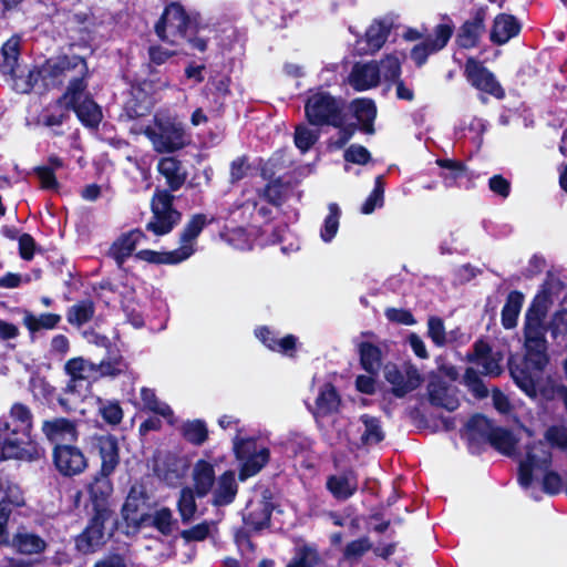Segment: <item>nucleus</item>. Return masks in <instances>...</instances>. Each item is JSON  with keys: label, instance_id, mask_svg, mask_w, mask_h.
Wrapping results in <instances>:
<instances>
[{"label": "nucleus", "instance_id": "f257e3e1", "mask_svg": "<svg viewBox=\"0 0 567 567\" xmlns=\"http://www.w3.org/2000/svg\"><path fill=\"white\" fill-rule=\"evenodd\" d=\"M87 71L85 61L80 56H59L45 61L39 69H29L27 79L16 82V91L28 93L39 81L44 87L62 84L64 81L72 83L75 79H82ZM71 84H69L70 86Z\"/></svg>", "mask_w": 567, "mask_h": 567}, {"label": "nucleus", "instance_id": "f03ea898", "mask_svg": "<svg viewBox=\"0 0 567 567\" xmlns=\"http://www.w3.org/2000/svg\"><path fill=\"white\" fill-rule=\"evenodd\" d=\"M551 454L546 443L539 441L526 446L525 455L519 460L518 482L524 488H528L533 481L543 476L544 491L556 494L561 489V478L556 472L548 471Z\"/></svg>", "mask_w": 567, "mask_h": 567}, {"label": "nucleus", "instance_id": "7ed1b4c3", "mask_svg": "<svg viewBox=\"0 0 567 567\" xmlns=\"http://www.w3.org/2000/svg\"><path fill=\"white\" fill-rule=\"evenodd\" d=\"M155 31L162 41L171 45L179 47L187 42L200 52L207 48L206 40L193 37L189 18L177 2H172L165 8L161 20L155 25Z\"/></svg>", "mask_w": 567, "mask_h": 567}, {"label": "nucleus", "instance_id": "20e7f679", "mask_svg": "<svg viewBox=\"0 0 567 567\" xmlns=\"http://www.w3.org/2000/svg\"><path fill=\"white\" fill-rule=\"evenodd\" d=\"M157 153H174L190 143V136L182 122L174 117L155 116L153 124L144 130Z\"/></svg>", "mask_w": 567, "mask_h": 567}, {"label": "nucleus", "instance_id": "39448f33", "mask_svg": "<svg viewBox=\"0 0 567 567\" xmlns=\"http://www.w3.org/2000/svg\"><path fill=\"white\" fill-rule=\"evenodd\" d=\"M343 101L323 91L312 93L305 105L306 116L311 124H329L334 127L343 126Z\"/></svg>", "mask_w": 567, "mask_h": 567}, {"label": "nucleus", "instance_id": "423d86ee", "mask_svg": "<svg viewBox=\"0 0 567 567\" xmlns=\"http://www.w3.org/2000/svg\"><path fill=\"white\" fill-rule=\"evenodd\" d=\"M233 444L235 455L240 462L239 478L241 481L256 475L269 461V450L254 439H243L237 434Z\"/></svg>", "mask_w": 567, "mask_h": 567}, {"label": "nucleus", "instance_id": "0eeeda50", "mask_svg": "<svg viewBox=\"0 0 567 567\" xmlns=\"http://www.w3.org/2000/svg\"><path fill=\"white\" fill-rule=\"evenodd\" d=\"M85 84L82 79H75L68 87L63 99L71 106L79 120L89 127H96L102 120L100 106L85 93Z\"/></svg>", "mask_w": 567, "mask_h": 567}, {"label": "nucleus", "instance_id": "6e6552de", "mask_svg": "<svg viewBox=\"0 0 567 567\" xmlns=\"http://www.w3.org/2000/svg\"><path fill=\"white\" fill-rule=\"evenodd\" d=\"M174 196L167 190H156L152 199L153 218L146 229L161 236L168 234L179 221L181 214L173 208Z\"/></svg>", "mask_w": 567, "mask_h": 567}, {"label": "nucleus", "instance_id": "1a4fd4ad", "mask_svg": "<svg viewBox=\"0 0 567 567\" xmlns=\"http://www.w3.org/2000/svg\"><path fill=\"white\" fill-rule=\"evenodd\" d=\"M383 374L385 380L392 385L393 394L398 398H402L415 390L422 382L420 372L412 364H404L402 368H399L394 363H388L384 367Z\"/></svg>", "mask_w": 567, "mask_h": 567}, {"label": "nucleus", "instance_id": "9d476101", "mask_svg": "<svg viewBox=\"0 0 567 567\" xmlns=\"http://www.w3.org/2000/svg\"><path fill=\"white\" fill-rule=\"evenodd\" d=\"M465 75L475 89L488 93L496 99H503L505 93L495 75L481 62L471 58L465 63Z\"/></svg>", "mask_w": 567, "mask_h": 567}, {"label": "nucleus", "instance_id": "9b49d317", "mask_svg": "<svg viewBox=\"0 0 567 567\" xmlns=\"http://www.w3.org/2000/svg\"><path fill=\"white\" fill-rule=\"evenodd\" d=\"M32 444L31 434L11 430L10 423L0 427V457L2 460L23 458Z\"/></svg>", "mask_w": 567, "mask_h": 567}, {"label": "nucleus", "instance_id": "f8f14e48", "mask_svg": "<svg viewBox=\"0 0 567 567\" xmlns=\"http://www.w3.org/2000/svg\"><path fill=\"white\" fill-rule=\"evenodd\" d=\"M52 457L55 468L64 476L78 475L87 466L83 452L74 445L55 446Z\"/></svg>", "mask_w": 567, "mask_h": 567}, {"label": "nucleus", "instance_id": "ddd939ff", "mask_svg": "<svg viewBox=\"0 0 567 567\" xmlns=\"http://www.w3.org/2000/svg\"><path fill=\"white\" fill-rule=\"evenodd\" d=\"M453 29L446 23L435 27L433 35H429L424 41L413 47L411 58L416 65H423L427 56L442 50L451 39Z\"/></svg>", "mask_w": 567, "mask_h": 567}, {"label": "nucleus", "instance_id": "4468645a", "mask_svg": "<svg viewBox=\"0 0 567 567\" xmlns=\"http://www.w3.org/2000/svg\"><path fill=\"white\" fill-rule=\"evenodd\" d=\"M109 513L105 509H97L86 529L76 538V548L82 553L93 551L105 542V522Z\"/></svg>", "mask_w": 567, "mask_h": 567}, {"label": "nucleus", "instance_id": "2eb2a0df", "mask_svg": "<svg viewBox=\"0 0 567 567\" xmlns=\"http://www.w3.org/2000/svg\"><path fill=\"white\" fill-rule=\"evenodd\" d=\"M42 431L47 439L58 445H71L78 440V430L73 421L64 417H55L44 421Z\"/></svg>", "mask_w": 567, "mask_h": 567}, {"label": "nucleus", "instance_id": "dca6fc26", "mask_svg": "<svg viewBox=\"0 0 567 567\" xmlns=\"http://www.w3.org/2000/svg\"><path fill=\"white\" fill-rule=\"evenodd\" d=\"M20 39L18 37L10 38L1 50L0 71L3 74L10 75L13 80V87L16 82L21 79H27L28 70L21 69L19 64Z\"/></svg>", "mask_w": 567, "mask_h": 567}, {"label": "nucleus", "instance_id": "f3484780", "mask_svg": "<svg viewBox=\"0 0 567 567\" xmlns=\"http://www.w3.org/2000/svg\"><path fill=\"white\" fill-rule=\"evenodd\" d=\"M145 509L146 498L144 493L141 489L133 487L122 507V516L124 520L128 526L138 528L147 519Z\"/></svg>", "mask_w": 567, "mask_h": 567}, {"label": "nucleus", "instance_id": "a211bd4d", "mask_svg": "<svg viewBox=\"0 0 567 567\" xmlns=\"http://www.w3.org/2000/svg\"><path fill=\"white\" fill-rule=\"evenodd\" d=\"M379 81L380 70L379 64L375 62L355 63L349 75V83L357 91L374 87Z\"/></svg>", "mask_w": 567, "mask_h": 567}, {"label": "nucleus", "instance_id": "6ab92c4d", "mask_svg": "<svg viewBox=\"0 0 567 567\" xmlns=\"http://www.w3.org/2000/svg\"><path fill=\"white\" fill-rule=\"evenodd\" d=\"M238 492V484L234 471L224 472L216 478L210 491L213 494L212 503L215 506H225L234 502Z\"/></svg>", "mask_w": 567, "mask_h": 567}, {"label": "nucleus", "instance_id": "aec40b11", "mask_svg": "<svg viewBox=\"0 0 567 567\" xmlns=\"http://www.w3.org/2000/svg\"><path fill=\"white\" fill-rule=\"evenodd\" d=\"M157 171L173 192L179 189L187 178L182 162L175 157H162L157 163Z\"/></svg>", "mask_w": 567, "mask_h": 567}, {"label": "nucleus", "instance_id": "412c9836", "mask_svg": "<svg viewBox=\"0 0 567 567\" xmlns=\"http://www.w3.org/2000/svg\"><path fill=\"white\" fill-rule=\"evenodd\" d=\"M192 478L197 496L204 497L210 493L216 481L214 465L205 460H198L193 467Z\"/></svg>", "mask_w": 567, "mask_h": 567}, {"label": "nucleus", "instance_id": "4be33fe9", "mask_svg": "<svg viewBox=\"0 0 567 567\" xmlns=\"http://www.w3.org/2000/svg\"><path fill=\"white\" fill-rule=\"evenodd\" d=\"M143 238H145V235L140 229L123 234L113 243L110 255L115 259L117 265L121 266L125 259L132 255Z\"/></svg>", "mask_w": 567, "mask_h": 567}, {"label": "nucleus", "instance_id": "5701e85b", "mask_svg": "<svg viewBox=\"0 0 567 567\" xmlns=\"http://www.w3.org/2000/svg\"><path fill=\"white\" fill-rule=\"evenodd\" d=\"M97 449L102 461L101 471L111 475L120 462L118 442L112 435H104L97 439Z\"/></svg>", "mask_w": 567, "mask_h": 567}, {"label": "nucleus", "instance_id": "b1692460", "mask_svg": "<svg viewBox=\"0 0 567 567\" xmlns=\"http://www.w3.org/2000/svg\"><path fill=\"white\" fill-rule=\"evenodd\" d=\"M427 389L432 404L442 406L447 411H454L458 408L455 389L446 385L445 382L441 380L431 381Z\"/></svg>", "mask_w": 567, "mask_h": 567}, {"label": "nucleus", "instance_id": "393cba45", "mask_svg": "<svg viewBox=\"0 0 567 567\" xmlns=\"http://www.w3.org/2000/svg\"><path fill=\"white\" fill-rule=\"evenodd\" d=\"M471 360L481 369V372L488 375H498L501 365L496 354L492 353L488 344L480 341L474 346V353Z\"/></svg>", "mask_w": 567, "mask_h": 567}, {"label": "nucleus", "instance_id": "a878e982", "mask_svg": "<svg viewBox=\"0 0 567 567\" xmlns=\"http://www.w3.org/2000/svg\"><path fill=\"white\" fill-rule=\"evenodd\" d=\"M64 371L71 379V382L68 384L70 390H73V383L76 381L96 379L95 363L90 362L82 357L72 358L66 361Z\"/></svg>", "mask_w": 567, "mask_h": 567}, {"label": "nucleus", "instance_id": "bb28decb", "mask_svg": "<svg viewBox=\"0 0 567 567\" xmlns=\"http://www.w3.org/2000/svg\"><path fill=\"white\" fill-rule=\"evenodd\" d=\"M213 219L208 220L206 215L196 214L186 224L182 235H181V246L177 249H185L189 251V257L195 251V240L203 230V228L210 223Z\"/></svg>", "mask_w": 567, "mask_h": 567}, {"label": "nucleus", "instance_id": "cd10ccee", "mask_svg": "<svg viewBox=\"0 0 567 567\" xmlns=\"http://www.w3.org/2000/svg\"><path fill=\"white\" fill-rule=\"evenodd\" d=\"M518 32L519 24L514 17L508 14H499L494 20L491 40L495 43L504 44L509 39L517 35Z\"/></svg>", "mask_w": 567, "mask_h": 567}, {"label": "nucleus", "instance_id": "c85d7f7f", "mask_svg": "<svg viewBox=\"0 0 567 567\" xmlns=\"http://www.w3.org/2000/svg\"><path fill=\"white\" fill-rule=\"evenodd\" d=\"M270 513L271 507L269 502L265 499L257 502L250 501L246 507L244 519L251 528L260 529L268 524Z\"/></svg>", "mask_w": 567, "mask_h": 567}, {"label": "nucleus", "instance_id": "c756f323", "mask_svg": "<svg viewBox=\"0 0 567 567\" xmlns=\"http://www.w3.org/2000/svg\"><path fill=\"white\" fill-rule=\"evenodd\" d=\"M494 429L488 419L475 415L466 424L465 436L472 443L488 442Z\"/></svg>", "mask_w": 567, "mask_h": 567}, {"label": "nucleus", "instance_id": "7c9ffc66", "mask_svg": "<svg viewBox=\"0 0 567 567\" xmlns=\"http://www.w3.org/2000/svg\"><path fill=\"white\" fill-rule=\"evenodd\" d=\"M187 468L188 463L186 458L168 455L163 464V467L158 468V473L159 476L167 482V484L176 485L181 478L184 477Z\"/></svg>", "mask_w": 567, "mask_h": 567}, {"label": "nucleus", "instance_id": "2f4dec72", "mask_svg": "<svg viewBox=\"0 0 567 567\" xmlns=\"http://www.w3.org/2000/svg\"><path fill=\"white\" fill-rule=\"evenodd\" d=\"M109 476L110 475L101 472L100 475L94 477V480L89 484L90 497L94 503L96 511L105 509L104 505L113 492V485Z\"/></svg>", "mask_w": 567, "mask_h": 567}, {"label": "nucleus", "instance_id": "473e14b6", "mask_svg": "<svg viewBox=\"0 0 567 567\" xmlns=\"http://www.w3.org/2000/svg\"><path fill=\"white\" fill-rule=\"evenodd\" d=\"M352 110L357 120L361 123V128L368 134H372L373 121L377 116V107L372 100L358 99L352 103Z\"/></svg>", "mask_w": 567, "mask_h": 567}, {"label": "nucleus", "instance_id": "72a5a7b5", "mask_svg": "<svg viewBox=\"0 0 567 567\" xmlns=\"http://www.w3.org/2000/svg\"><path fill=\"white\" fill-rule=\"evenodd\" d=\"M138 259L153 264H178L189 258V251L185 249H175L172 251L158 252L154 250H140L136 254Z\"/></svg>", "mask_w": 567, "mask_h": 567}, {"label": "nucleus", "instance_id": "f704fd0d", "mask_svg": "<svg viewBox=\"0 0 567 567\" xmlns=\"http://www.w3.org/2000/svg\"><path fill=\"white\" fill-rule=\"evenodd\" d=\"M256 337L267 348L284 354H290L296 346V338L293 336H286L281 339H277L267 328L257 329Z\"/></svg>", "mask_w": 567, "mask_h": 567}, {"label": "nucleus", "instance_id": "c9c22d12", "mask_svg": "<svg viewBox=\"0 0 567 567\" xmlns=\"http://www.w3.org/2000/svg\"><path fill=\"white\" fill-rule=\"evenodd\" d=\"M524 302L523 293L512 291L508 293L502 310V324L505 329H512L517 324V319Z\"/></svg>", "mask_w": 567, "mask_h": 567}, {"label": "nucleus", "instance_id": "e433bc0d", "mask_svg": "<svg viewBox=\"0 0 567 567\" xmlns=\"http://www.w3.org/2000/svg\"><path fill=\"white\" fill-rule=\"evenodd\" d=\"M12 543L19 553L25 555L40 554L47 547L45 542L40 536L27 532L16 534Z\"/></svg>", "mask_w": 567, "mask_h": 567}, {"label": "nucleus", "instance_id": "4c0bfd02", "mask_svg": "<svg viewBox=\"0 0 567 567\" xmlns=\"http://www.w3.org/2000/svg\"><path fill=\"white\" fill-rule=\"evenodd\" d=\"M11 430L31 434L32 413L30 409L22 403H14L9 411Z\"/></svg>", "mask_w": 567, "mask_h": 567}, {"label": "nucleus", "instance_id": "58836bf2", "mask_svg": "<svg viewBox=\"0 0 567 567\" xmlns=\"http://www.w3.org/2000/svg\"><path fill=\"white\" fill-rule=\"evenodd\" d=\"M322 563V557L313 545L300 544L296 546L292 561L287 567H313Z\"/></svg>", "mask_w": 567, "mask_h": 567}, {"label": "nucleus", "instance_id": "ea45409f", "mask_svg": "<svg viewBox=\"0 0 567 567\" xmlns=\"http://www.w3.org/2000/svg\"><path fill=\"white\" fill-rule=\"evenodd\" d=\"M327 487L336 498L347 499L357 491V481L351 475L331 476Z\"/></svg>", "mask_w": 567, "mask_h": 567}, {"label": "nucleus", "instance_id": "a19ab883", "mask_svg": "<svg viewBox=\"0 0 567 567\" xmlns=\"http://www.w3.org/2000/svg\"><path fill=\"white\" fill-rule=\"evenodd\" d=\"M339 403L336 389L329 383L324 384L316 400V415H327L337 411Z\"/></svg>", "mask_w": 567, "mask_h": 567}, {"label": "nucleus", "instance_id": "79ce46f5", "mask_svg": "<svg viewBox=\"0 0 567 567\" xmlns=\"http://www.w3.org/2000/svg\"><path fill=\"white\" fill-rule=\"evenodd\" d=\"M362 368L370 374H377L381 368V351L370 342L359 344Z\"/></svg>", "mask_w": 567, "mask_h": 567}, {"label": "nucleus", "instance_id": "37998d69", "mask_svg": "<svg viewBox=\"0 0 567 567\" xmlns=\"http://www.w3.org/2000/svg\"><path fill=\"white\" fill-rule=\"evenodd\" d=\"M141 400L145 409L162 415L169 424L175 423L172 409L166 403L161 402L153 390L147 388L141 389Z\"/></svg>", "mask_w": 567, "mask_h": 567}, {"label": "nucleus", "instance_id": "c03bdc74", "mask_svg": "<svg viewBox=\"0 0 567 567\" xmlns=\"http://www.w3.org/2000/svg\"><path fill=\"white\" fill-rule=\"evenodd\" d=\"M360 420L363 424V433L361 435L363 444H378L384 439V431L379 419L364 414Z\"/></svg>", "mask_w": 567, "mask_h": 567}, {"label": "nucleus", "instance_id": "a18cd8bd", "mask_svg": "<svg viewBox=\"0 0 567 567\" xmlns=\"http://www.w3.org/2000/svg\"><path fill=\"white\" fill-rule=\"evenodd\" d=\"M328 215L323 220V225L320 229V238L324 243H330L337 235L339 229V221L341 217V209L336 203L328 205Z\"/></svg>", "mask_w": 567, "mask_h": 567}, {"label": "nucleus", "instance_id": "49530a36", "mask_svg": "<svg viewBox=\"0 0 567 567\" xmlns=\"http://www.w3.org/2000/svg\"><path fill=\"white\" fill-rule=\"evenodd\" d=\"M483 29V19L480 17H476L473 21L465 22L457 38L458 44L463 48L474 47Z\"/></svg>", "mask_w": 567, "mask_h": 567}, {"label": "nucleus", "instance_id": "de8ad7c7", "mask_svg": "<svg viewBox=\"0 0 567 567\" xmlns=\"http://www.w3.org/2000/svg\"><path fill=\"white\" fill-rule=\"evenodd\" d=\"M93 315V302L90 300H83L69 308L66 319L69 323L80 327L90 321Z\"/></svg>", "mask_w": 567, "mask_h": 567}, {"label": "nucleus", "instance_id": "09e8293b", "mask_svg": "<svg viewBox=\"0 0 567 567\" xmlns=\"http://www.w3.org/2000/svg\"><path fill=\"white\" fill-rule=\"evenodd\" d=\"M391 24L386 21H374L365 32V38L368 45L371 50H379L384 42L390 32Z\"/></svg>", "mask_w": 567, "mask_h": 567}, {"label": "nucleus", "instance_id": "8fccbe9b", "mask_svg": "<svg viewBox=\"0 0 567 567\" xmlns=\"http://www.w3.org/2000/svg\"><path fill=\"white\" fill-rule=\"evenodd\" d=\"M488 443L503 454L512 455L517 440L509 431L495 427Z\"/></svg>", "mask_w": 567, "mask_h": 567}, {"label": "nucleus", "instance_id": "3c124183", "mask_svg": "<svg viewBox=\"0 0 567 567\" xmlns=\"http://www.w3.org/2000/svg\"><path fill=\"white\" fill-rule=\"evenodd\" d=\"M453 332H446L444 322L439 317H430L427 320V337L436 347H444L452 342Z\"/></svg>", "mask_w": 567, "mask_h": 567}, {"label": "nucleus", "instance_id": "603ef678", "mask_svg": "<svg viewBox=\"0 0 567 567\" xmlns=\"http://www.w3.org/2000/svg\"><path fill=\"white\" fill-rule=\"evenodd\" d=\"M403 58L404 55L398 52L385 55L379 65L380 78L383 76L385 81L398 80L401 74V62Z\"/></svg>", "mask_w": 567, "mask_h": 567}, {"label": "nucleus", "instance_id": "864d4df0", "mask_svg": "<svg viewBox=\"0 0 567 567\" xmlns=\"http://www.w3.org/2000/svg\"><path fill=\"white\" fill-rule=\"evenodd\" d=\"M23 321L30 331L53 329L61 321V316L55 313H42L40 316H34L30 312H27Z\"/></svg>", "mask_w": 567, "mask_h": 567}, {"label": "nucleus", "instance_id": "5fc2aeb1", "mask_svg": "<svg viewBox=\"0 0 567 567\" xmlns=\"http://www.w3.org/2000/svg\"><path fill=\"white\" fill-rule=\"evenodd\" d=\"M0 504H3V506L11 509L25 506V498L20 486L12 482L3 481V491Z\"/></svg>", "mask_w": 567, "mask_h": 567}, {"label": "nucleus", "instance_id": "6e6d98bb", "mask_svg": "<svg viewBox=\"0 0 567 567\" xmlns=\"http://www.w3.org/2000/svg\"><path fill=\"white\" fill-rule=\"evenodd\" d=\"M183 436L195 445L203 444L208 436V431L204 422L199 420L187 421L182 426Z\"/></svg>", "mask_w": 567, "mask_h": 567}, {"label": "nucleus", "instance_id": "4d7b16f0", "mask_svg": "<svg viewBox=\"0 0 567 567\" xmlns=\"http://www.w3.org/2000/svg\"><path fill=\"white\" fill-rule=\"evenodd\" d=\"M96 378L115 377L126 370V364L121 357L109 358L95 364Z\"/></svg>", "mask_w": 567, "mask_h": 567}, {"label": "nucleus", "instance_id": "13d9d810", "mask_svg": "<svg viewBox=\"0 0 567 567\" xmlns=\"http://www.w3.org/2000/svg\"><path fill=\"white\" fill-rule=\"evenodd\" d=\"M147 518L152 519L153 526L162 534L169 535L172 533L175 519L169 508H159L152 516H147Z\"/></svg>", "mask_w": 567, "mask_h": 567}, {"label": "nucleus", "instance_id": "bf43d9fd", "mask_svg": "<svg viewBox=\"0 0 567 567\" xmlns=\"http://www.w3.org/2000/svg\"><path fill=\"white\" fill-rule=\"evenodd\" d=\"M437 165L446 169L442 177L447 186H453L457 178L464 175L465 167L461 162L452 159H437Z\"/></svg>", "mask_w": 567, "mask_h": 567}, {"label": "nucleus", "instance_id": "052dcab7", "mask_svg": "<svg viewBox=\"0 0 567 567\" xmlns=\"http://www.w3.org/2000/svg\"><path fill=\"white\" fill-rule=\"evenodd\" d=\"M197 505L195 502L194 491L192 488H184L181 492L178 499V511L183 522H188L193 518Z\"/></svg>", "mask_w": 567, "mask_h": 567}, {"label": "nucleus", "instance_id": "680f3d73", "mask_svg": "<svg viewBox=\"0 0 567 567\" xmlns=\"http://www.w3.org/2000/svg\"><path fill=\"white\" fill-rule=\"evenodd\" d=\"M99 410L104 421L110 424H118L123 419V411L117 402L101 401Z\"/></svg>", "mask_w": 567, "mask_h": 567}, {"label": "nucleus", "instance_id": "e2e57ef3", "mask_svg": "<svg viewBox=\"0 0 567 567\" xmlns=\"http://www.w3.org/2000/svg\"><path fill=\"white\" fill-rule=\"evenodd\" d=\"M214 523L203 522L193 526L189 529H185L181 533V536L186 542H202L206 539L214 527Z\"/></svg>", "mask_w": 567, "mask_h": 567}, {"label": "nucleus", "instance_id": "0e129e2a", "mask_svg": "<svg viewBox=\"0 0 567 567\" xmlns=\"http://www.w3.org/2000/svg\"><path fill=\"white\" fill-rule=\"evenodd\" d=\"M317 138V134L306 126H298L296 128L295 144L302 153L307 152L315 144Z\"/></svg>", "mask_w": 567, "mask_h": 567}, {"label": "nucleus", "instance_id": "69168bd1", "mask_svg": "<svg viewBox=\"0 0 567 567\" xmlns=\"http://www.w3.org/2000/svg\"><path fill=\"white\" fill-rule=\"evenodd\" d=\"M370 548L371 543L368 538L357 539L347 545L344 556L350 563H355V560L364 555Z\"/></svg>", "mask_w": 567, "mask_h": 567}, {"label": "nucleus", "instance_id": "338daca9", "mask_svg": "<svg viewBox=\"0 0 567 567\" xmlns=\"http://www.w3.org/2000/svg\"><path fill=\"white\" fill-rule=\"evenodd\" d=\"M546 441L559 449H567V427L555 425L549 427L545 433Z\"/></svg>", "mask_w": 567, "mask_h": 567}, {"label": "nucleus", "instance_id": "774afa93", "mask_svg": "<svg viewBox=\"0 0 567 567\" xmlns=\"http://www.w3.org/2000/svg\"><path fill=\"white\" fill-rule=\"evenodd\" d=\"M370 158V152L362 145L353 144L344 152V159L349 163L364 165Z\"/></svg>", "mask_w": 567, "mask_h": 567}]
</instances>
